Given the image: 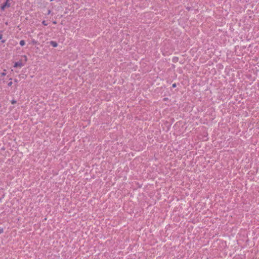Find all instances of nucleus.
<instances>
[{
    "mask_svg": "<svg viewBox=\"0 0 259 259\" xmlns=\"http://www.w3.org/2000/svg\"><path fill=\"white\" fill-rule=\"evenodd\" d=\"M48 13H49V14H50V11H49Z\"/></svg>",
    "mask_w": 259,
    "mask_h": 259,
    "instance_id": "nucleus-13",
    "label": "nucleus"
},
{
    "mask_svg": "<svg viewBox=\"0 0 259 259\" xmlns=\"http://www.w3.org/2000/svg\"><path fill=\"white\" fill-rule=\"evenodd\" d=\"M2 38V35L0 34V39H1Z\"/></svg>",
    "mask_w": 259,
    "mask_h": 259,
    "instance_id": "nucleus-12",
    "label": "nucleus"
},
{
    "mask_svg": "<svg viewBox=\"0 0 259 259\" xmlns=\"http://www.w3.org/2000/svg\"><path fill=\"white\" fill-rule=\"evenodd\" d=\"M25 44V41L24 40H21L20 41V45L22 46H24Z\"/></svg>",
    "mask_w": 259,
    "mask_h": 259,
    "instance_id": "nucleus-4",
    "label": "nucleus"
},
{
    "mask_svg": "<svg viewBox=\"0 0 259 259\" xmlns=\"http://www.w3.org/2000/svg\"><path fill=\"white\" fill-rule=\"evenodd\" d=\"M12 84V81H10V82L8 83V85L9 86H11Z\"/></svg>",
    "mask_w": 259,
    "mask_h": 259,
    "instance_id": "nucleus-6",
    "label": "nucleus"
},
{
    "mask_svg": "<svg viewBox=\"0 0 259 259\" xmlns=\"http://www.w3.org/2000/svg\"><path fill=\"white\" fill-rule=\"evenodd\" d=\"M24 60H25V61H27V57H26V56H24Z\"/></svg>",
    "mask_w": 259,
    "mask_h": 259,
    "instance_id": "nucleus-7",
    "label": "nucleus"
},
{
    "mask_svg": "<svg viewBox=\"0 0 259 259\" xmlns=\"http://www.w3.org/2000/svg\"><path fill=\"white\" fill-rule=\"evenodd\" d=\"M9 0H7V2H8Z\"/></svg>",
    "mask_w": 259,
    "mask_h": 259,
    "instance_id": "nucleus-14",
    "label": "nucleus"
},
{
    "mask_svg": "<svg viewBox=\"0 0 259 259\" xmlns=\"http://www.w3.org/2000/svg\"><path fill=\"white\" fill-rule=\"evenodd\" d=\"M10 5L8 4V2H6V3L2 7V9L4 10L6 7H9Z\"/></svg>",
    "mask_w": 259,
    "mask_h": 259,
    "instance_id": "nucleus-2",
    "label": "nucleus"
},
{
    "mask_svg": "<svg viewBox=\"0 0 259 259\" xmlns=\"http://www.w3.org/2000/svg\"><path fill=\"white\" fill-rule=\"evenodd\" d=\"M16 103V101H15V100H12V101H11V103H12V104H15Z\"/></svg>",
    "mask_w": 259,
    "mask_h": 259,
    "instance_id": "nucleus-5",
    "label": "nucleus"
},
{
    "mask_svg": "<svg viewBox=\"0 0 259 259\" xmlns=\"http://www.w3.org/2000/svg\"><path fill=\"white\" fill-rule=\"evenodd\" d=\"M42 24H44L45 25H47V24L46 23L45 21H43L42 22Z\"/></svg>",
    "mask_w": 259,
    "mask_h": 259,
    "instance_id": "nucleus-10",
    "label": "nucleus"
},
{
    "mask_svg": "<svg viewBox=\"0 0 259 259\" xmlns=\"http://www.w3.org/2000/svg\"><path fill=\"white\" fill-rule=\"evenodd\" d=\"M172 86L173 88H175L176 87V83H174Z\"/></svg>",
    "mask_w": 259,
    "mask_h": 259,
    "instance_id": "nucleus-9",
    "label": "nucleus"
},
{
    "mask_svg": "<svg viewBox=\"0 0 259 259\" xmlns=\"http://www.w3.org/2000/svg\"><path fill=\"white\" fill-rule=\"evenodd\" d=\"M23 66V64L21 61L16 62L14 65L15 67H21Z\"/></svg>",
    "mask_w": 259,
    "mask_h": 259,
    "instance_id": "nucleus-1",
    "label": "nucleus"
},
{
    "mask_svg": "<svg viewBox=\"0 0 259 259\" xmlns=\"http://www.w3.org/2000/svg\"><path fill=\"white\" fill-rule=\"evenodd\" d=\"M3 232V230H0V234Z\"/></svg>",
    "mask_w": 259,
    "mask_h": 259,
    "instance_id": "nucleus-11",
    "label": "nucleus"
},
{
    "mask_svg": "<svg viewBox=\"0 0 259 259\" xmlns=\"http://www.w3.org/2000/svg\"><path fill=\"white\" fill-rule=\"evenodd\" d=\"M50 44L54 47H57V45H58L57 43L56 42H55V41H51L50 42Z\"/></svg>",
    "mask_w": 259,
    "mask_h": 259,
    "instance_id": "nucleus-3",
    "label": "nucleus"
},
{
    "mask_svg": "<svg viewBox=\"0 0 259 259\" xmlns=\"http://www.w3.org/2000/svg\"><path fill=\"white\" fill-rule=\"evenodd\" d=\"M5 75H6V73H5V72H3L1 73L2 76H5Z\"/></svg>",
    "mask_w": 259,
    "mask_h": 259,
    "instance_id": "nucleus-8",
    "label": "nucleus"
}]
</instances>
